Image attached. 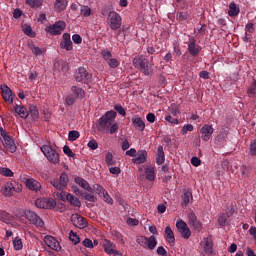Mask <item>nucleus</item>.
I'll return each instance as SVG.
<instances>
[{
    "label": "nucleus",
    "instance_id": "obj_1",
    "mask_svg": "<svg viewBox=\"0 0 256 256\" xmlns=\"http://www.w3.org/2000/svg\"><path fill=\"white\" fill-rule=\"evenodd\" d=\"M115 119H117V112H115V110L107 111L98 120V131H106V133H109L110 135H115V133H119V123H117Z\"/></svg>",
    "mask_w": 256,
    "mask_h": 256
},
{
    "label": "nucleus",
    "instance_id": "obj_2",
    "mask_svg": "<svg viewBox=\"0 0 256 256\" xmlns=\"http://www.w3.org/2000/svg\"><path fill=\"white\" fill-rule=\"evenodd\" d=\"M75 182L77 183V185H79V187H82V189H85V191H88L89 193H93V191H95L99 195V197H102L105 203H108V205H113V198H111L109 192H107V190L103 188V186L99 184H94L93 188H91V186H89V182L79 177L75 179Z\"/></svg>",
    "mask_w": 256,
    "mask_h": 256
},
{
    "label": "nucleus",
    "instance_id": "obj_3",
    "mask_svg": "<svg viewBox=\"0 0 256 256\" xmlns=\"http://www.w3.org/2000/svg\"><path fill=\"white\" fill-rule=\"evenodd\" d=\"M132 63L135 69H139L144 75H153V61H149L145 56H136Z\"/></svg>",
    "mask_w": 256,
    "mask_h": 256
},
{
    "label": "nucleus",
    "instance_id": "obj_4",
    "mask_svg": "<svg viewBox=\"0 0 256 256\" xmlns=\"http://www.w3.org/2000/svg\"><path fill=\"white\" fill-rule=\"evenodd\" d=\"M23 191V185L18 182H6L1 188V194L4 197H13L14 193H20Z\"/></svg>",
    "mask_w": 256,
    "mask_h": 256
},
{
    "label": "nucleus",
    "instance_id": "obj_5",
    "mask_svg": "<svg viewBox=\"0 0 256 256\" xmlns=\"http://www.w3.org/2000/svg\"><path fill=\"white\" fill-rule=\"evenodd\" d=\"M40 149L50 163H53V165H57V163H59V152H57L55 148L50 145H43Z\"/></svg>",
    "mask_w": 256,
    "mask_h": 256
},
{
    "label": "nucleus",
    "instance_id": "obj_6",
    "mask_svg": "<svg viewBox=\"0 0 256 256\" xmlns=\"http://www.w3.org/2000/svg\"><path fill=\"white\" fill-rule=\"evenodd\" d=\"M136 243L140 245V247H143V249H149L150 251H153L157 247V238H155V235H152L150 237L145 236H138L136 238Z\"/></svg>",
    "mask_w": 256,
    "mask_h": 256
},
{
    "label": "nucleus",
    "instance_id": "obj_7",
    "mask_svg": "<svg viewBox=\"0 0 256 256\" xmlns=\"http://www.w3.org/2000/svg\"><path fill=\"white\" fill-rule=\"evenodd\" d=\"M108 25L112 31H117V29H121L122 18L119 13L112 11L108 14Z\"/></svg>",
    "mask_w": 256,
    "mask_h": 256
},
{
    "label": "nucleus",
    "instance_id": "obj_8",
    "mask_svg": "<svg viewBox=\"0 0 256 256\" xmlns=\"http://www.w3.org/2000/svg\"><path fill=\"white\" fill-rule=\"evenodd\" d=\"M24 217L29 221V223H32V225H35L38 229H43L45 222H43V219L39 217L35 212L27 210L24 212Z\"/></svg>",
    "mask_w": 256,
    "mask_h": 256
},
{
    "label": "nucleus",
    "instance_id": "obj_9",
    "mask_svg": "<svg viewBox=\"0 0 256 256\" xmlns=\"http://www.w3.org/2000/svg\"><path fill=\"white\" fill-rule=\"evenodd\" d=\"M65 27H67V23L60 20L53 25L47 26L45 31L46 33H49V35H61L65 31Z\"/></svg>",
    "mask_w": 256,
    "mask_h": 256
},
{
    "label": "nucleus",
    "instance_id": "obj_10",
    "mask_svg": "<svg viewBox=\"0 0 256 256\" xmlns=\"http://www.w3.org/2000/svg\"><path fill=\"white\" fill-rule=\"evenodd\" d=\"M2 143L3 146L6 148V151H9L10 153H15L17 151V146L15 145V141L13 140V137L7 133V131H2Z\"/></svg>",
    "mask_w": 256,
    "mask_h": 256
},
{
    "label": "nucleus",
    "instance_id": "obj_11",
    "mask_svg": "<svg viewBox=\"0 0 256 256\" xmlns=\"http://www.w3.org/2000/svg\"><path fill=\"white\" fill-rule=\"evenodd\" d=\"M101 245L104 249V253H107V255H122L121 252L117 250L115 243L111 242V240L103 239Z\"/></svg>",
    "mask_w": 256,
    "mask_h": 256
},
{
    "label": "nucleus",
    "instance_id": "obj_12",
    "mask_svg": "<svg viewBox=\"0 0 256 256\" xmlns=\"http://www.w3.org/2000/svg\"><path fill=\"white\" fill-rule=\"evenodd\" d=\"M91 77H93V75L89 72H87V70L83 67L78 68V71L75 73V79L78 83H89V81H91Z\"/></svg>",
    "mask_w": 256,
    "mask_h": 256
},
{
    "label": "nucleus",
    "instance_id": "obj_13",
    "mask_svg": "<svg viewBox=\"0 0 256 256\" xmlns=\"http://www.w3.org/2000/svg\"><path fill=\"white\" fill-rule=\"evenodd\" d=\"M36 207L38 209H53L57 205L54 199L40 198L35 201Z\"/></svg>",
    "mask_w": 256,
    "mask_h": 256
},
{
    "label": "nucleus",
    "instance_id": "obj_14",
    "mask_svg": "<svg viewBox=\"0 0 256 256\" xmlns=\"http://www.w3.org/2000/svg\"><path fill=\"white\" fill-rule=\"evenodd\" d=\"M176 228L178 229V233H180L183 239H189L191 237V229L187 226V223L183 220H178L176 222Z\"/></svg>",
    "mask_w": 256,
    "mask_h": 256
},
{
    "label": "nucleus",
    "instance_id": "obj_15",
    "mask_svg": "<svg viewBox=\"0 0 256 256\" xmlns=\"http://www.w3.org/2000/svg\"><path fill=\"white\" fill-rule=\"evenodd\" d=\"M188 53L192 57H199V53H201V46H199V44H197V40H195V37L189 38Z\"/></svg>",
    "mask_w": 256,
    "mask_h": 256
},
{
    "label": "nucleus",
    "instance_id": "obj_16",
    "mask_svg": "<svg viewBox=\"0 0 256 256\" xmlns=\"http://www.w3.org/2000/svg\"><path fill=\"white\" fill-rule=\"evenodd\" d=\"M200 249L204 255H213V240L209 237L203 238L200 242Z\"/></svg>",
    "mask_w": 256,
    "mask_h": 256
},
{
    "label": "nucleus",
    "instance_id": "obj_17",
    "mask_svg": "<svg viewBox=\"0 0 256 256\" xmlns=\"http://www.w3.org/2000/svg\"><path fill=\"white\" fill-rule=\"evenodd\" d=\"M70 219L74 227H77L78 229H85L88 225L87 220L79 214H72Z\"/></svg>",
    "mask_w": 256,
    "mask_h": 256
},
{
    "label": "nucleus",
    "instance_id": "obj_18",
    "mask_svg": "<svg viewBox=\"0 0 256 256\" xmlns=\"http://www.w3.org/2000/svg\"><path fill=\"white\" fill-rule=\"evenodd\" d=\"M44 243L45 245H47V247L52 249V251H57V252L61 251V244L53 236H45Z\"/></svg>",
    "mask_w": 256,
    "mask_h": 256
},
{
    "label": "nucleus",
    "instance_id": "obj_19",
    "mask_svg": "<svg viewBox=\"0 0 256 256\" xmlns=\"http://www.w3.org/2000/svg\"><path fill=\"white\" fill-rule=\"evenodd\" d=\"M2 97L8 105H13V91L7 85H1Z\"/></svg>",
    "mask_w": 256,
    "mask_h": 256
},
{
    "label": "nucleus",
    "instance_id": "obj_20",
    "mask_svg": "<svg viewBox=\"0 0 256 256\" xmlns=\"http://www.w3.org/2000/svg\"><path fill=\"white\" fill-rule=\"evenodd\" d=\"M214 129L213 126L205 124L204 126L201 127L200 129V135H201V139L202 141H209V139H211L212 135H213Z\"/></svg>",
    "mask_w": 256,
    "mask_h": 256
},
{
    "label": "nucleus",
    "instance_id": "obj_21",
    "mask_svg": "<svg viewBox=\"0 0 256 256\" xmlns=\"http://www.w3.org/2000/svg\"><path fill=\"white\" fill-rule=\"evenodd\" d=\"M188 223L195 229V231H201L203 229V224L197 219V215H195V212H190L188 214Z\"/></svg>",
    "mask_w": 256,
    "mask_h": 256
},
{
    "label": "nucleus",
    "instance_id": "obj_22",
    "mask_svg": "<svg viewBox=\"0 0 256 256\" xmlns=\"http://www.w3.org/2000/svg\"><path fill=\"white\" fill-rule=\"evenodd\" d=\"M62 37L63 38L60 42V48L65 49V51H73V42L71 41V34L64 33Z\"/></svg>",
    "mask_w": 256,
    "mask_h": 256
},
{
    "label": "nucleus",
    "instance_id": "obj_23",
    "mask_svg": "<svg viewBox=\"0 0 256 256\" xmlns=\"http://www.w3.org/2000/svg\"><path fill=\"white\" fill-rule=\"evenodd\" d=\"M25 185L31 191H41V183L33 178L26 179Z\"/></svg>",
    "mask_w": 256,
    "mask_h": 256
},
{
    "label": "nucleus",
    "instance_id": "obj_24",
    "mask_svg": "<svg viewBox=\"0 0 256 256\" xmlns=\"http://www.w3.org/2000/svg\"><path fill=\"white\" fill-rule=\"evenodd\" d=\"M144 175L147 181L153 182L155 181L157 177V173L155 172V167L154 166H148L144 170Z\"/></svg>",
    "mask_w": 256,
    "mask_h": 256
},
{
    "label": "nucleus",
    "instance_id": "obj_25",
    "mask_svg": "<svg viewBox=\"0 0 256 256\" xmlns=\"http://www.w3.org/2000/svg\"><path fill=\"white\" fill-rule=\"evenodd\" d=\"M14 112L16 115H19L21 119H27V117H29V111H27V108L23 105H16L14 107Z\"/></svg>",
    "mask_w": 256,
    "mask_h": 256
},
{
    "label": "nucleus",
    "instance_id": "obj_26",
    "mask_svg": "<svg viewBox=\"0 0 256 256\" xmlns=\"http://www.w3.org/2000/svg\"><path fill=\"white\" fill-rule=\"evenodd\" d=\"M147 161V150H140L138 151V156L132 159L136 165H141V163H145Z\"/></svg>",
    "mask_w": 256,
    "mask_h": 256
},
{
    "label": "nucleus",
    "instance_id": "obj_27",
    "mask_svg": "<svg viewBox=\"0 0 256 256\" xmlns=\"http://www.w3.org/2000/svg\"><path fill=\"white\" fill-rule=\"evenodd\" d=\"M165 239L169 243V245H175V234L170 226L165 228Z\"/></svg>",
    "mask_w": 256,
    "mask_h": 256
},
{
    "label": "nucleus",
    "instance_id": "obj_28",
    "mask_svg": "<svg viewBox=\"0 0 256 256\" xmlns=\"http://www.w3.org/2000/svg\"><path fill=\"white\" fill-rule=\"evenodd\" d=\"M182 207H189L193 203V193L186 191L182 196Z\"/></svg>",
    "mask_w": 256,
    "mask_h": 256
},
{
    "label": "nucleus",
    "instance_id": "obj_29",
    "mask_svg": "<svg viewBox=\"0 0 256 256\" xmlns=\"http://www.w3.org/2000/svg\"><path fill=\"white\" fill-rule=\"evenodd\" d=\"M67 9V0H56L54 4V10L57 13H61V11H65Z\"/></svg>",
    "mask_w": 256,
    "mask_h": 256
},
{
    "label": "nucleus",
    "instance_id": "obj_30",
    "mask_svg": "<svg viewBox=\"0 0 256 256\" xmlns=\"http://www.w3.org/2000/svg\"><path fill=\"white\" fill-rule=\"evenodd\" d=\"M156 163L157 165H163V163H165V152L163 151V146H158L157 148Z\"/></svg>",
    "mask_w": 256,
    "mask_h": 256
},
{
    "label": "nucleus",
    "instance_id": "obj_31",
    "mask_svg": "<svg viewBox=\"0 0 256 256\" xmlns=\"http://www.w3.org/2000/svg\"><path fill=\"white\" fill-rule=\"evenodd\" d=\"M71 91H72V93H74V95H75L74 97H76V99H84L85 90H83V88H80L77 86H72Z\"/></svg>",
    "mask_w": 256,
    "mask_h": 256
},
{
    "label": "nucleus",
    "instance_id": "obj_32",
    "mask_svg": "<svg viewBox=\"0 0 256 256\" xmlns=\"http://www.w3.org/2000/svg\"><path fill=\"white\" fill-rule=\"evenodd\" d=\"M44 2L45 0H25V3L28 7H31V9H39V7L43 6Z\"/></svg>",
    "mask_w": 256,
    "mask_h": 256
},
{
    "label": "nucleus",
    "instance_id": "obj_33",
    "mask_svg": "<svg viewBox=\"0 0 256 256\" xmlns=\"http://www.w3.org/2000/svg\"><path fill=\"white\" fill-rule=\"evenodd\" d=\"M239 13H240V9L237 6V4H235V2L230 3L229 11H228L229 17H237V15H239Z\"/></svg>",
    "mask_w": 256,
    "mask_h": 256
},
{
    "label": "nucleus",
    "instance_id": "obj_34",
    "mask_svg": "<svg viewBox=\"0 0 256 256\" xmlns=\"http://www.w3.org/2000/svg\"><path fill=\"white\" fill-rule=\"evenodd\" d=\"M66 199L73 207H81V200L72 194H67Z\"/></svg>",
    "mask_w": 256,
    "mask_h": 256
},
{
    "label": "nucleus",
    "instance_id": "obj_35",
    "mask_svg": "<svg viewBox=\"0 0 256 256\" xmlns=\"http://www.w3.org/2000/svg\"><path fill=\"white\" fill-rule=\"evenodd\" d=\"M28 117H31L32 121H37V119H39V109H37V106H30Z\"/></svg>",
    "mask_w": 256,
    "mask_h": 256
},
{
    "label": "nucleus",
    "instance_id": "obj_36",
    "mask_svg": "<svg viewBox=\"0 0 256 256\" xmlns=\"http://www.w3.org/2000/svg\"><path fill=\"white\" fill-rule=\"evenodd\" d=\"M132 123L134 127L138 129V131H145V122L140 117L133 118Z\"/></svg>",
    "mask_w": 256,
    "mask_h": 256
},
{
    "label": "nucleus",
    "instance_id": "obj_37",
    "mask_svg": "<svg viewBox=\"0 0 256 256\" xmlns=\"http://www.w3.org/2000/svg\"><path fill=\"white\" fill-rule=\"evenodd\" d=\"M28 47L35 57H39V55H43V53H45V50L39 48V46H36L33 43L28 44Z\"/></svg>",
    "mask_w": 256,
    "mask_h": 256
},
{
    "label": "nucleus",
    "instance_id": "obj_38",
    "mask_svg": "<svg viewBox=\"0 0 256 256\" xmlns=\"http://www.w3.org/2000/svg\"><path fill=\"white\" fill-rule=\"evenodd\" d=\"M0 221H3L4 223H11V221H13V217L5 211H0Z\"/></svg>",
    "mask_w": 256,
    "mask_h": 256
},
{
    "label": "nucleus",
    "instance_id": "obj_39",
    "mask_svg": "<svg viewBox=\"0 0 256 256\" xmlns=\"http://www.w3.org/2000/svg\"><path fill=\"white\" fill-rule=\"evenodd\" d=\"M248 97H256V80L253 79L251 87L247 89Z\"/></svg>",
    "mask_w": 256,
    "mask_h": 256
},
{
    "label": "nucleus",
    "instance_id": "obj_40",
    "mask_svg": "<svg viewBox=\"0 0 256 256\" xmlns=\"http://www.w3.org/2000/svg\"><path fill=\"white\" fill-rule=\"evenodd\" d=\"M170 114L177 117L181 111H179V104H171L169 107Z\"/></svg>",
    "mask_w": 256,
    "mask_h": 256
},
{
    "label": "nucleus",
    "instance_id": "obj_41",
    "mask_svg": "<svg viewBox=\"0 0 256 256\" xmlns=\"http://www.w3.org/2000/svg\"><path fill=\"white\" fill-rule=\"evenodd\" d=\"M59 180H60V183H61L60 187H65L66 188L67 184L69 183V176L67 175V173H62L60 175Z\"/></svg>",
    "mask_w": 256,
    "mask_h": 256
},
{
    "label": "nucleus",
    "instance_id": "obj_42",
    "mask_svg": "<svg viewBox=\"0 0 256 256\" xmlns=\"http://www.w3.org/2000/svg\"><path fill=\"white\" fill-rule=\"evenodd\" d=\"M101 56L103 57L104 61H106V63L113 59V54H111V51L109 50H102Z\"/></svg>",
    "mask_w": 256,
    "mask_h": 256
},
{
    "label": "nucleus",
    "instance_id": "obj_43",
    "mask_svg": "<svg viewBox=\"0 0 256 256\" xmlns=\"http://www.w3.org/2000/svg\"><path fill=\"white\" fill-rule=\"evenodd\" d=\"M23 33L28 37H35V32H33V28L30 25L23 26Z\"/></svg>",
    "mask_w": 256,
    "mask_h": 256
},
{
    "label": "nucleus",
    "instance_id": "obj_44",
    "mask_svg": "<svg viewBox=\"0 0 256 256\" xmlns=\"http://www.w3.org/2000/svg\"><path fill=\"white\" fill-rule=\"evenodd\" d=\"M80 137L79 131L77 130H72L68 134V140L69 141H77Z\"/></svg>",
    "mask_w": 256,
    "mask_h": 256
},
{
    "label": "nucleus",
    "instance_id": "obj_45",
    "mask_svg": "<svg viewBox=\"0 0 256 256\" xmlns=\"http://www.w3.org/2000/svg\"><path fill=\"white\" fill-rule=\"evenodd\" d=\"M15 251H21L23 249V241L21 238H15L13 241Z\"/></svg>",
    "mask_w": 256,
    "mask_h": 256
},
{
    "label": "nucleus",
    "instance_id": "obj_46",
    "mask_svg": "<svg viewBox=\"0 0 256 256\" xmlns=\"http://www.w3.org/2000/svg\"><path fill=\"white\" fill-rule=\"evenodd\" d=\"M80 13L82 17H91V8H89V6H82Z\"/></svg>",
    "mask_w": 256,
    "mask_h": 256
},
{
    "label": "nucleus",
    "instance_id": "obj_47",
    "mask_svg": "<svg viewBox=\"0 0 256 256\" xmlns=\"http://www.w3.org/2000/svg\"><path fill=\"white\" fill-rule=\"evenodd\" d=\"M106 165H115V160H113V153L107 152L105 156Z\"/></svg>",
    "mask_w": 256,
    "mask_h": 256
},
{
    "label": "nucleus",
    "instance_id": "obj_48",
    "mask_svg": "<svg viewBox=\"0 0 256 256\" xmlns=\"http://www.w3.org/2000/svg\"><path fill=\"white\" fill-rule=\"evenodd\" d=\"M0 175L4 177H13V171L9 168H0Z\"/></svg>",
    "mask_w": 256,
    "mask_h": 256
},
{
    "label": "nucleus",
    "instance_id": "obj_49",
    "mask_svg": "<svg viewBox=\"0 0 256 256\" xmlns=\"http://www.w3.org/2000/svg\"><path fill=\"white\" fill-rule=\"evenodd\" d=\"M107 65H109V67L111 69H117V67H119L120 63H119V60H117L116 58H112L111 60H109L107 62Z\"/></svg>",
    "mask_w": 256,
    "mask_h": 256
},
{
    "label": "nucleus",
    "instance_id": "obj_50",
    "mask_svg": "<svg viewBox=\"0 0 256 256\" xmlns=\"http://www.w3.org/2000/svg\"><path fill=\"white\" fill-rule=\"evenodd\" d=\"M51 185H53L55 189H58V191H63V189H66L65 186H60L61 180H58V179L52 180Z\"/></svg>",
    "mask_w": 256,
    "mask_h": 256
},
{
    "label": "nucleus",
    "instance_id": "obj_51",
    "mask_svg": "<svg viewBox=\"0 0 256 256\" xmlns=\"http://www.w3.org/2000/svg\"><path fill=\"white\" fill-rule=\"evenodd\" d=\"M69 239L70 241H72V243H74V245H77V243H79L80 241L79 236L75 234L73 231L69 233Z\"/></svg>",
    "mask_w": 256,
    "mask_h": 256
},
{
    "label": "nucleus",
    "instance_id": "obj_52",
    "mask_svg": "<svg viewBox=\"0 0 256 256\" xmlns=\"http://www.w3.org/2000/svg\"><path fill=\"white\" fill-rule=\"evenodd\" d=\"M165 121H167V123H170L171 125H179V119L173 118L172 115L166 116Z\"/></svg>",
    "mask_w": 256,
    "mask_h": 256
},
{
    "label": "nucleus",
    "instance_id": "obj_53",
    "mask_svg": "<svg viewBox=\"0 0 256 256\" xmlns=\"http://www.w3.org/2000/svg\"><path fill=\"white\" fill-rule=\"evenodd\" d=\"M84 199L90 203H95V201H97V197L91 193L84 194Z\"/></svg>",
    "mask_w": 256,
    "mask_h": 256
},
{
    "label": "nucleus",
    "instance_id": "obj_54",
    "mask_svg": "<svg viewBox=\"0 0 256 256\" xmlns=\"http://www.w3.org/2000/svg\"><path fill=\"white\" fill-rule=\"evenodd\" d=\"M72 41L73 43H75L76 45H81V43H83V38L81 37V35L79 34H74L72 36Z\"/></svg>",
    "mask_w": 256,
    "mask_h": 256
},
{
    "label": "nucleus",
    "instance_id": "obj_55",
    "mask_svg": "<svg viewBox=\"0 0 256 256\" xmlns=\"http://www.w3.org/2000/svg\"><path fill=\"white\" fill-rule=\"evenodd\" d=\"M241 171H242V177H249V174L251 173V167L243 165L241 167Z\"/></svg>",
    "mask_w": 256,
    "mask_h": 256
},
{
    "label": "nucleus",
    "instance_id": "obj_56",
    "mask_svg": "<svg viewBox=\"0 0 256 256\" xmlns=\"http://www.w3.org/2000/svg\"><path fill=\"white\" fill-rule=\"evenodd\" d=\"M245 31L246 33H250V35H252V33H255V24L253 23L246 24Z\"/></svg>",
    "mask_w": 256,
    "mask_h": 256
},
{
    "label": "nucleus",
    "instance_id": "obj_57",
    "mask_svg": "<svg viewBox=\"0 0 256 256\" xmlns=\"http://www.w3.org/2000/svg\"><path fill=\"white\" fill-rule=\"evenodd\" d=\"M83 247H87L88 249H93V241L89 238H86L82 241Z\"/></svg>",
    "mask_w": 256,
    "mask_h": 256
},
{
    "label": "nucleus",
    "instance_id": "obj_58",
    "mask_svg": "<svg viewBox=\"0 0 256 256\" xmlns=\"http://www.w3.org/2000/svg\"><path fill=\"white\" fill-rule=\"evenodd\" d=\"M177 17L179 21H187V19H189V14L187 12H179Z\"/></svg>",
    "mask_w": 256,
    "mask_h": 256
},
{
    "label": "nucleus",
    "instance_id": "obj_59",
    "mask_svg": "<svg viewBox=\"0 0 256 256\" xmlns=\"http://www.w3.org/2000/svg\"><path fill=\"white\" fill-rule=\"evenodd\" d=\"M63 152L65 153V155H67L68 157H75V153H73V151L71 150V148H69V146L65 145L63 147Z\"/></svg>",
    "mask_w": 256,
    "mask_h": 256
},
{
    "label": "nucleus",
    "instance_id": "obj_60",
    "mask_svg": "<svg viewBox=\"0 0 256 256\" xmlns=\"http://www.w3.org/2000/svg\"><path fill=\"white\" fill-rule=\"evenodd\" d=\"M114 109H115V111H117V113H119V115H122V117H125L126 112H125V108H123V106L115 105Z\"/></svg>",
    "mask_w": 256,
    "mask_h": 256
},
{
    "label": "nucleus",
    "instance_id": "obj_61",
    "mask_svg": "<svg viewBox=\"0 0 256 256\" xmlns=\"http://www.w3.org/2000/svg\"><path fill=\"white\" fill-rule=\"evenodd\" d=\"M77 97L73 96V95H68L66 97V104H68L69 106L74 105L75 101H76Z\"/></svg>",
    "mask_w": 256,
    "mask_h": 256
},
{
    "label": "nucleus",
    "instance_id": "obj_62",
    "mask_svg": "<svg viewBox=\"0 0 256 256\" xmlns=\"http://www.w3.org/2000/svg\"><path fill=\"white\" fill-rule=\"evenodd\" d=\"M188 131H193V125L192 124H187V125H184L183 128H182V135H187Z\"/></svg>",
    "mask_w": 256,
    "mask_h": 256
},
{
    "label": "nucleus",
    "instance_id": "obj_63",
    "mask_svg": "<svg viewBox=\"0 0 256 256\" xmlns=\"http://www.w3.org/2000/svg\"><path fill=\"white\" fill-rule=\"evenodd\" d=\"M250 155L256 157V140H253L250 144Z\"/></svg>",
    "mask_w": 256,
    "mask_h": 256
},
{
    "label": "nucleus",
    "instance_id": "obj_64",
    "mask_svg": "<svg viewBox=\"0 0 256 256\" xmlns=\"http://www.w3.org/2000/svg\"><path fill=\"white\" fill-rule=\"evenodd\" d=\"M88 147H89V149H92V151H95V149H97L99 147V144H97L96 140H90L88 142Z\"/></svg>",
    "mask_w": 256,
    "mask_h": 256
}]
</instances>
